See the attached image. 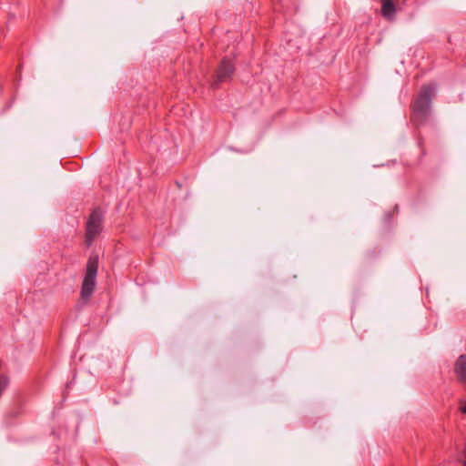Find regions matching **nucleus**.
I'll return each instance as SVG.
<instances>
[{
	"mask_svg": "<svg viewBox=\"0 0 466 466\" xmlns=\"http://www.w3.org/2000/svg\"><path fill=\"white\" fill-rule=\"evenodd\" d=\"M396 8L393 0H381V15L387 19H393Z\"/></svg>",
	"mask_w": 466,
	"mask_h": 466,
	"instance_id": "6",
	"label": "nucleus"
},
{
	"mask_svg": "<svg viewBox=\"0 0 466 466\" xmlns=\"http://www.w3.org/2000/svg\"><path fill=\"white\" fill-rule=\"evenodd\" d=\"M234 71V66L231 59L225 58L221 61L216 73L217 82L220 83L229 77Z\"/></svg>",
	"mask_w": 466,
	"mask_h": 466,
	"instance_id": "4",
	"label": "nucleus"
},
{
	"mask_svg": "<svg viewBox=\"0 0 466 466\" xmlns=\"http://www.w3.org/2000/svg\"><path fill=\"white\" fill-rule=\"evenodd\" d=\"M454 371L458 377V379L466 383V355H461L458 358Z\"/></svg>",
	"mask_w": 466,
	"mask_h": 466,
	"instance_id": "5",
	"label": "nucleus"
},
{
	"mask_svg": "<svg viewBox=\"0 0 466 466\" xmlns=\"http://www.w3.org/2000/svg\"><path fill=\"white\" fill-rule=\"evenodd\" d=\"M103 212L96 208L90 214L86 223V242L89 246L102 229Z\"/></svg>",
	"mask_w": 466,
	"mask_h": 466,
	"instance_id": "3",
	"label": "nucleus"
},
{
	"mask_svg": "<svg viewBox=\"0 0 466 466\" xmlns=\"http://www.w3.org/2000/svg\"><path fill=\"white\" fill-rule=\"evenodd\" d=\"M98 269V257L90 256L86 267V273L81 286L80 297L84 302H87L96 289V279Z\"/></svg>",
	"mask_w": 466,
	"mask_h": 466,
	"instance_id": "2",
	"label": "nucleus"
},
{
	"mask_svg": "<svg viewBox=\"0 0 466 466\" xmlns=\"http://www.w3.org/2000/svg\"><path fill=\"white\" fill-rule=\"evenodd\" d=\"M8 385V379L5 375L0 376V396L2 395V392Z\"/></svg>",
	"mask_w": 466,
	"mask_h": 466,
	"instance_id": "7",
	"label": "nucleus"
},
{
	"mask_svg": "<svg viewBox=\"0 0 466 466\" xmlns=\"http://www.w3.org/2000/svg\"><path fill=\"white\" fill-rule=\"evenodd\" d=\"M460 410H461V412L466 414V402L461 401Z\"/></svg>",
	"mask_w": 466,
	"mask_h": 466,
	"instance_id": "8",
	"label": "nucleus"
},
{
	"mask_svg": "<svg viewBox=\"0 0 466 466\" xmlns=\"http://www.w3.org/2000/svg\"><path fill=\"white\" fill-rule=\"evenodd\" d=\"M435 91L436 86L434 85H424L421 86L410 106V119L415 125H421L427 119Z\"/></svg>",
	"mask_w": 466,
	"mask_h": 466,
	"instance_id": "1",
	"label": "nucleus"
}]
</instances>
